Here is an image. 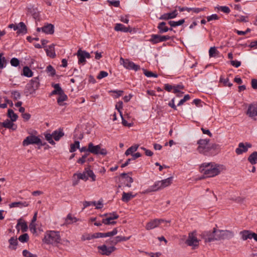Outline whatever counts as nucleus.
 <instances>
[{
  "label": "nucleus",
  "instance_id": "nucleus-1",
  "mask_svg": "<svg viewBox=\"0 0 257 257\" xmlns=\"http://www.w3.org/2000/svg\"><path fill=\"white\" fill-rule=\"evenodd\" d=\"M200 172L206 177H213L218 175L220 172V166L214 163H204L200 167Z\"/></svg>",
  "mask_w": 257,
  "mask_h": 257
},
{
  "label": "nucleus",
  "instance_id": "nucleus-2",
  "mask_svg": "<svg viewBox=\"0 0 257 257\" xmlns=\"http://www.w3.org/2000/svg\"><path fill=\"white\" fill-rule=\"evenodd\" d=\"M209 139H200L197 141L198 146L197 151L201 154L208 156L211 154L210 151L212 149H215L216 145L215 144H209Z\"/></svg>",
  "mask_w": 257,
  "mask_h": 257
},
{
  "label": "nucleus",
  "instance_id": "nucleus-3",
  "mask_svg": "<svg viewBox=\"0 0 257 257\" xmlns=\"http://www.w3.org/2000/svg\"><path fill=\"white\" fill-rule=\"evenodd\" d=\"M61 241V236L59 231H49L46 233L43 239V241L46 244H55Z\"/></svg>",
  "mask_w": 257,
  "mask_h": 257
},
{
  "label": "nucleus",
  "instance_id": "nucleus-4",
  "mask_svg": "<svg viewBox=\"0 0 257 257\" xmlns=\"http://www.w3.org/2000/svg\"><path fill=\"white\" fill-rule=\"evenodd\" d=\"M212 233L215 234V239L217 240L230 239L234 236L233 232L228 230H220L214 228Z\"/></svg>",
  "mask_w": 257,
  "mask_h": 257
},
{
  "label": "nucleus",
  "instance_id": "nucleus-5",
  "mask_svg": "<svg viewBox=\"0 0 257 257\" xmlns=\"http://www.w3.org/2000/svg\"><path fill=\"white\" fill-rule=\"evenodd\" d=\"M39 76L33 78L26 86V93L33 94L40 87Z\"/></svg>",
  "mask_w": 257,
  "mask_h": 257
},
{
  "label": "nucleus",
  "instance_id": "nucleus-6",
  "mask_svg": "<svg viewBox=\"0 0 257 257\" xmlns=\"http://www.w3.org/2000/svg\"><path fill=\"white\" fill-rule=\"evenodd\" d=\"M172 37L168 35H161L160 34H152L149 41L152 44L155 45L159 43L165 42L172 39Z\"/></svg>",
  "mask_w": 257,
  "mask_h": 257
},
{
  "label": "nucleus",
  "instance_id": "nucleus-7",
  "mask_svg": "<svg viewBox=\"0 0 257 257\" xmlns=\"http://www.w3.org/2000/svg\"><path fill=\"white\" fill-rule=\"evenodd\" d=\"M88 152L94 155H101L105 156L107 152L105 149H101L100 145L94 146L92 143L88 144Z\"/></svg>",
  "mask_w": 257,
  "mask_h": 257
},
{
  "label": "nucleus",
  "instance_id": "nucleus-8",
  "mask_svg": "<svg viewBox=\"0 0 257 257\" xmlns=\"http://www.w3.org/2000/svg\"><path fill=\"white\" fill-rule=\"evenodd\" d=\"M199 242L196 232L194 231L189 233L188 239L186 240L185 243L190 246H198Z\"/></svg>",
  "mask_w": 257,
  "mask_h": 257
},
{
  "label": "nucleus",
  "instance_id": "nucleus-9",
  "mask_svg": "<svg viewBox=\"0 0 257 257\" xmlns=\"http://www.w3.org/2000/svg\"><path fill=\"white\" fill-rule=\"evenodd\" d=\"M41 143V139L39 137L33 135H30L26 138L23 142L24 146H27L30 145H37Z\"/></svg>",
  "mask_w": 257,
  "mask_h": 257
},
{
  "label": "nucleus",
  "instance_id": "nucleus-10",
  "mask_svg": "<svg viewBox=\"0 0 257 257\" xmlns=\"http://www.w3.org/2000/svg\"><path fill=\"white\" fill-rule=\"evenodd\" d=\"M120 61L122 62L123 66L127 69L134 70L136 71L140 69V65L135 64L133 62L128 59H124L122 58H120Z\"/></svg>",
  "mask_w": 257,
  "mask_h": 257
},
{
  "label": "nucleus",
  "instance_id": "nucleus-11",
  "mask_svg": "<svg viewBox=\"0 0 257 257\" xmlns=\"http://www.w3.org/2000/svg\"><path fill=\"white\" fill-rule=\"evenodd\" d=\"M97 248L101 254L107 256L116 249V248L113 246L107 247L105 244L98 246Z\"/></svg>",
  "mask_w": 257,
  "mask_h": 257
},
{
  "label": "nucleus",
  "instance_id": "nucleus-12",
  "mask_svg": "<svg viewBox=\"0 0 257 257\" xmlns=\"http://www.w3.org/2000/svg\"><path fill=\"white\" fill-rule=\"evenodd\" d=\"M77 56L78 58L79 64H85L86 62V58L89 59L91 56L90 54L85 51L79 49L77 52Z\"/></svg>",
  "mask_w": 257,
  "mask_h": 257
},
{
  "label": "nucleus",
  "instance_id": "nucleus-13",
  "mask_svg": "<svg viewBox=\"0 0 257 257\" xmlns=\"http://www.w3.org/2000/svg\"><path fill=\"white\" fill-rule=\"evenodd\" d=\"M37 31L38 32L42 31L46 34L52 35L54 33V26L51 24H47L41 28H37Z\"/></svg>",
  "mask_w": 257,
  "mask_h": 257
},
{
  "label": "nucleus",
  "instance_id": "nucleus-14",
  "mask_svg": "<svg viewBox=\"0 0 257 257\" xmlns=\"http://www.w3.org/2000/svg\"><path fill=\"white\" fill-rule=\"evenodd\" d=\"M164 221L165 220L163 219H155L152 220L146 224V229L148 230L153 229L158 227L161 223Z\"/></svg>",
  "mask_w": 257,
  "mask_h": 257
},
{
  "label": "nucleus",
  "instance_id": "nucleus-15",
  "mask_svg": "<svg viewBox=\"0 0 257 257\" xmlns=\"http://www.w3.org/2000/svg\"><path fill=\"white\" fill-rule=\"evenodd\" d=\"M252 146L251 144L249 143H240L238 144V147L235 149V153L237 155L242 154L243 153L246 152L248 148H251Z\"/></svg>",
  "mask_w": 257,
  "mask_h": 257
},
{
  "label": "nucleus",
  "instance_id": "nucleus-16",
  "mask_svg": "<svg viewBox=\"0 0 257 257\" xmlns=\"http://www.w3.org/2000/svg\"><path fill=\"white\" fill-rule=\"evenodd\" d=\"M246 114L251 118L257 116V103H251L249 105Z\"/></svg>",
  "mask_w": 257,
  "mask_h": 257
},
{
  "label": "nucleus",
  "instance_id": "nucleus-17",
  "mask_svg": "<svg viewBox=\"0 0 257 257\" xmlns=\"http://www.w3.org/2000/svg\"><path fill=\"white\" fill-rule=\"evenodd\" d=\"M14 121H12L11 120L7 119L4 122H2V123H1V125L6 128L11 129L12 131H15L17 128V126L14 123Z\"/></svg>",
  "mask_w": 257,
  "mask_h": 257
},
{
  "label": "nucleus",
  "instance_id": "nucleus-18",
  "mask_svg": "<svg viewBox=\"0 0 257 257\" xmlns=\"http://www.w3.org/2000/svg\"><path fill=\"white\" fill-rule=\"evenodd\" d=\"M114 29L115 31H120L124 33H131L132 31V28L130 26L126 27L123 24L120 23L116 24Z\"/></svg>",
  "mask_w": 257,
  "mask_h": 257
},
{
  "label": "nucleus",
  "instance_id": "nucleus-19",
  "mask_svg": "<svg viewBox=\"0 0 257 257\" xmlns=\"http://www.w3.org/2000/svg\"><path fill=\"white\" fill-rule=\"evenodd\" d=\"M178 15L177 10H174L171 13H165L161 15L159 18L160 20H168L176 18Z\"/></svg>",
  "mask_w": 257,
  "mask_h": 257
},
{
  "label": "nucleus",
  "instance_id": "nucleus-20",
  "mask_svg": "<svg viewBox=\"0 0 257 257\" xmlns=\"http://www.w3.org/2000/svg\"><path fill=\"white\" fill-rule=\"evenodd\" d=\"M253 232L250 230H244L239 232V234L241 236V238L243 240H246L248 239L252 238Z\"/></svg>",
  "mask_w": 257,
  "mask_h": 257
},
{
  "label": "nucleus",
  "instance_id": "nucleus-21",
  "mask_svg": "<svg viewBox=\"0 0 257 257\" xmlns=\"http://www.w3.org/2000/svg\"><path fill=\"white\" fill-rule=\"evenodd\" d=\"M166 23L164 22H161L158 24L157 28L159 30V33L163 34L173 30L172 28H169L166 26Z\"/></svg>",
  "mask_w": 257,
  "mask_h": 257
},
{
  "label": "nucleus",
  "instance_id": "nucleus-22",
  "mask_svg": "<svg viewBox=\"0 0 257 257\" xmlns=\"http://www.w3.org/2000/svg\"><path fill=\"white\" fill-rule=\"evenodd\" d=\"M52 86L54 89L51 92L50 96L56 94L60 95L64 92L59 83L53 84H52Z\"/></svg>",
  "mask_w": 257,
  "mask_h": 257
},
{
  "label": "nucleus",
  "instance_id": "nucleus-23",
  "mask_svg": "<svg viewBox=\"0 0 257 257\" xmlns=\"http://www.w3.org/2000/svg\"><path fill=\"white\" fill-rule=\"evenodd\" d=\"M17 33L18 34H25L27 33V27L24 23L20 22L18 25Z\"/></svg>",
  "mask_w": 257,
  "mask_h": 257
},
{
  "label": "nucleus",
  "instance_id": "nucleus-24",
  "mask_svg": "<svg viewBox=\"0 0 257 257\" xmlns=\"http://www.w3.org/2000/svg\"><path fill=\"white\" fill-rule=\"evenodd\" d=\"M52 136L55 141H58L64 135L63 130L60 128L58 131L56 130L52 133Z\"/></svg>",
  "mask_w": 257,
  "mask_h": 257
},
{
  "label": "nucleus",
  "instance_id": "nucleus-25",
  "mask_svg": "<svg viewBox=\"0 0 257 257\" xmlns=\"http://www.w3.org/2000/svg\"><path fill=\"white\" fill-rule=\"evenodd\" d=\"M135 195L132 194V192L126 193L123 192L122 194L121 200L123 202H128L131 199L135 197Z\"/></svg>",
  "mask_w": 257,
  "mask_h": 257
},
{
  "label": "nucleus",
  "instance_id": "nucleus-26",
  "mask_svg": "<svg viewBox=\"0 0 257 257\" xmlns=\"http://www.w3.org/2000/svg\"><path fill=\"white\" fill-rule=\"evenodd\" d=\"M29 204L27 202H14L9 204L10 208L27 207Z\"/></svg>",
  "mask_w": 257,
  "mask_h": 257
},
{
  "label": "nucleus",
  "instance_id": "nucleus-27",
  "mask_svg": "<svg viewBox=\"0 0 257 257\" xmlns=\"http://www.w3.org/2000/svg\"><path fill=\"white\" fill-rule=\"evenodd\" d=\"M116 219L117 216H116L113 218H110L108 216L107 218H104L102 220V223L106 225H114L116 223V222L112 220Z\"/></svg>",
  "mask_w": 257,
  "mask_h": 257
},
{
  "label": "nucleus",
  "instance_id": "nucleus-28",
  "mask_svg": "<svg viewBox=\"0 0 257 257\" xmlns=\"http://www.w3.org/2000/svg\"><path fill=\"white\" fill-rule=\"evenodd\" d=\"M22 75L27 77H31L33 76V72L28 66H24Z\"/></svg>",
  "mask_w": 257,
  "mask_h": 257
},
{
  "label": "nucleus",
  "instance_id": "nucleus-29",
  "mask_svg": "<svg viewBox=\"0 0 257 257\" xmlns=\"http://www.w3.org/2000/svg\"><path fill=\"white\" fill-rule=\"evenodd\" d=\"M9 242L10 243L9 248H12L13 249H16L17 246L18 245V242L17 240V238L15 237H12L9 240Z\"/></svg>",
  "mask_w": 257,
  "mask_h": 257
},
{
  "label": "nucleus",
  "instance_id": "nucleus-30",
  "mask_svg": "<svg viewBox=\"0 0 257 257\" xmlns=\"http://www.w3.org/2000/svg\"><path fill=\"white\" fill-rule=\"evenodd\" d=\"M173 181V177H170L166 179L160 181L162 188H164L166 187L170 186Z\"/></svg>",
  "mask_w": 257,
  "mask_h": 257
},
{
  "label": "nucleus",
  "instance_id": "nucleus-31",
  "mask_svg": "<svg viewBox=\"0 0 257 257\" xmlns=\"http://www.w3.org/2000/svg\"><path fill=\"white\" fill-rule=\"evenodd\" d=\"M248 161L251 165L257 163V152H253L248 158Z\"/></svg>",
  "mask_w": 257,
  "mask_h": 257
},
{
  "label": "nucleus",
  "instance_id": "nucleus-32",
  "mask_svg": "<svg viewBox=\"0 0 257 257\" xmlns=\"http://www.w3.org/2000/svg\"><path fill=\"white\" fill-rule=\"evenodd\" d=\"M139 147V145L137 144L131 146L126 150L125 155L127 156L130 155H132L134 152L137 151Z\"/></svg>",
  "mask_w": 257,
  "mask_h": 257
},
{
  "label": "nucleus",
  "instance_id": "nucleus-33",
  "mask_svg": "<svg viewBox=\"0 0 257 257\" xmlns=\"http://www.w3.org/2000/svg\"><path fill=\"white\" fill-rule=\"evenodd\" d=\"M219 54V52L215 47H211L209 50V57H217Z\"/></svg>",
  "mask_w": 257,
  "mask_h": 257
},
{
  "label": "nucleus",
  "instance_id": "nucleus-34",
  "mask_svg": "<svg viewBox=\"0 0 257 257\" xmlns=\"http://www.w3.org/2000/svg\"><path fill=\"white\" fill-rule=\"evenodd\" d=\"M8 116L12 121H16L18 117V115L11 109H9L8 110Z\"/></svg>",
  "mask_w": 257,
  "mask_h": 257
},
{
  "label": "nucleus",
  "instance_id": "nucleus-35",
  "mask_svg": "<svg viewBox=\"0 0 257 257\" xmlns=\"http://www.w3.org/2000/svg\"><path fill=\"white\" fill-rule=\"evenodd\" d=\"M59 95V96L57 98V102L59 105L63 106L66 104L65 103H63V101L67 100V96L65 94L64 92Z\"/></svg>",
  "mask_w": 257,
  "mask_h": 257
},
{
  "label": "nucleus",
  "instance_id": "nucleus-36",
  "mask_svg": "<svg viewBox=\"0 0 257 257\" xmlns=\"http://www.w3.org/2000/svg\"><path fill=\"white\" fill-rule=\"evenodd\" d=\"M185 22L184 19H181L178 21H170L168 22V24L172 27H176L177 26H180L182 24H183Z\"/></svg>",
  "mask_w": 257,
  "mask_h": 257
},
{
  "label": "nucleus",
  "instance_id": "nucleus-37",
  "mask_svg": "<svg viewBox=\"0 0 257 257\" xmlns=\"http://www.w3.org/2000/svg\"><path fill=\"white\" fill-rule=\"evenodd\" d=\"M46 71L48 74L49 76H54L56 74V71L52 66L51 65H48L46 67Z\"/></svg>",
  "mask_w": 257,
  "mask_h": 257
},
{
  "label": "nucleus",
  "instance_id": "nucleus-38",
  "mask_svg": "<svg viewBox=\"0 0 257 257\" xmlns=\"http://www.w3.org/2000/svg\"><path fill=\"white\" fill-rule=\"evenodd\" d=\"M21 219H20L19 220H18V224L17 225V227L18 226V225H20L21 226V230L23 232H26L27 231V230H28V225H27V224L26 222L24 221V222H21Z\"/></svg>",
  "mask_w": 257,
  "mask_h": 257
},
{
  "label": "nucleus",
  "instance_id": "nucleus-39",
  "mask_svg": "<svg viewBox=\"0 0 257 257\" xmlns=\"http://www.w3.org/2000/svg\"><path fill=\"white\" fill-rule=\"evenodd\" d=\"M44 135L45 139L49 143L53 146L55 145V143L53 140L52 134H51L50 133H45Z\"/></svg>",
  "mask_w": 257,
  "mask_h": 257
},
{
  "label": "nucleus",
  "instance_id": "nucleus-40",
  "mask_svg": "<svg viewBox=\"0 0 257 257\" xmlns=\"http://www.w3.org/2000/svg\"><path fill=\"white\" fill-rule=\"evenodd\" d=\"M47 55L51 57L54 58L56 56L54 46H50L49 49H46Z\"/></svg>",
  "mask_w": 257,
  "mask_h": 257
},
{
  "label": "nucleus",
  "instance_id": "nucleus-41",
  "mask_svg": "<svg viewBox=\"0 0 257 257\" xmlns=\"http://www.w3.org/2000/svg\"><path fill=\"white\" fill-rule=\"evenodd\" d=\"M80 147V142L78 141H75L74 144L70 145V152H74L76 149H79Z\"/></svg>",
  "mask_w": 257,
  "mask_h": 257
},
{
  "label": "nucleus",
  "instance_id": "nucleus-42",
  "mask_svg": "<svg viewBox=\"0 0 257 257\" xmlns=\"http://www.w3.org/2000/svg\"><path fill=\"white\" fill-rule=\"evenodd\" d=\"M3 55V53H0V69H3L5 67L7 64V60Z\"/></svg>",
  "mask_w": 257,
  "mask_h": 257
},
{
  "label": "nucleus",
  "instance_id": "nucleus-43",
  "mask_svg": "<svg viewBox=\"0 0 257 257\" xmlns=\"http://www.w3.org/2000/svg\"><path fill=\"white\" fill-rule=\"evenodd\" d=\"M29 237L27 233H24L18 238L19 241L23 243L27 242L29 240Z\"/></svg>",
  "mask_w": 257,
  "mask_h": 257
},
{
  "label": "nucleus",
  "instance_id": "nucleus-44",
  "mask_svg": "<svg viewBox=\"0 0 257 257\" xmlns=\"http://www.w3.org/2000/svg\"><path fill=\"white\" fill-rule=\"evenodd\" d=\"M74 175H77V179L78 180L81 179L84 181H86L88 179L87 176L86 172H83V173L75 174Z\"/></svg>",
  "mask_w": 257,
  "mask_h": 257
},
{
  "label": "nucleus",
  "instance_id": "nucleus-45",
  "mask_svg": "<svg viewBox=\"0 0 257 257\" xmlns=\"http://www.w3.org/2000/svg\"><path fill=\"white\" fill-rule=\"evenodd\" d=\"M85 170L86 172L87 177H90L93 181H95L96 176L94 174L93 172L92 171V170L90 169L87 170V169H85Z\"/></svg>",
  "mask_w": 257,
  "mask_h": 257
},
{
  "label": "nucleus",
  "instance_id": "nucleus-46",
  "mask_svg": "<svg viewBox=\"0 0 257 257\" xmlns=\"http://www.w3.org/2000/svg\"><path fill=\"white\" fill-rule=\"evenodd\" d=\"M144 70V73L148 77H155L157 78L158 77V74L156 73H154L151 71H147L146 69H143Z\"/></svg>",
  "mask_w": 257,
  "mask_h": 257
},
{
  "label": "nucleus",
  "instance_id": "nucleus-47",
  "mask_svg": "<svg viewBox=\"0 0 257 257\" xmlns=\"http://www.w3.org/2000/svg\"><path fill=\"white\" fill-rule=\"evenodd\" d=\"M220 82H222L225 86H228L229 87H231L232 85V84L229 82V79L228 78H223L222 77H220Z\"/></svg>",
  "mask_w": 257,
  "mask_h": 257
},
{
  "label": "nucleus",
  "instance_id": "nucleus-48",
  "mask_svg": "<svg viewBox=\"0 0 257 257\" xmlns=\"http://www.w3.org/2000/svg\"><path fill=\"white\" fill-rule=\"evenodd\" d=\"M131 237V236H128V237L122 236H117L115 237L116 238L117 243H118L121 241H127L130 239Z\"/></svg>",
  "mask_w": 257,
  "mask_h": 257
},
{
  "label": "nucleus",
  "instance_id": "nucleus-49",
  "mask_svg": "<svg viewBox=\"0 0 257 257\" xmlns=\"http://www.w3.org/2000/svg\"><path fill=\"white\" fill-rule=\"evenodd\" d=\"M10 63L12 66L14 67H17L20 64V61L18 58H13L11 60Z\"/></svg>",
  "mask_w": 257,
  "mask_h": 257
},
{
  "label": "nucleus",
  "instance_id": "nucleus-50",
  "mask_svg": "<svg viewBox=\"0 0 257 257\" xmlns=\"http://www.w3.org/2000/svg\"><path fill=\"white\" fill-rule=\"evenodd\" d=\"M184 88V86L182 85H177L176 86H173V92L174 93H177L178 92H180V89H183Z\"/></svg>",
  "mask_w": 257,
  "mask_h": 257
},
{
  "label": "nucleus",
  "instance_id": "nucleus-51",
  "mask_svg": "<svg viewBox=\"0 0 257 257\" xmlns=\"http://www.w3.org/2000/svg\"><path fill=\"white\" fill-rule=\"evenodd\" d=\"M23 255L25 257H38L36 254H32L27 249L23 251Z\"/></svg>",
  "mask_w": 257,
  "mask_h": 257
},
{
  "label": "nucleus",
  "instance_id": "nucleus-52",
  "mask_svg": "<svg viewBox=\"0 0 257 257\" xmlns=\"http://www.w3.org/2000/svg\"><path fill=\"white\" fill-rule=\"evenodd\" d=\"M218 10L226 14H229L230 12V9L227 6H220L218 8Z\"/></svg>",
  "mask_w": 257,
  "mask_h": 257
},
{
  "label": "nucleus",
  "instance_id": "nucleus-53",
  "mask_svg": "<svg viewBox=\"0 0 257 257\" xmlns=\"http://www.w3.org/2000/svg\"><path fill=\"white\" fill-rule=\"evenodd\" d=\"M106 243L113 246L117 243L115 237L110 238L107 239L106 241Z\"/></svg>",
  "mask_w": 257,
  "mask_h": 257
},
{
  "label": "nucleus",
  "instance_id": "nucleus-54",
  "mask_svg": "<svg viewBox=\"0 0 257 257\" xmlns=\"http://www.w3.org/2000/svg\"><path fill=\"white\" fill-rule=\"evenodd\" d=\"M122 106H123V102L121 101H118L115 105V108L119 112L120 115H121V114H122L121 109H122Z\"/></svg>",
  "mask_w": 257,
  "mask_h": 257
},
{
  "label": "nucleus",
  "instance_id": "nucleus-55",
  "mask_svg": "<svg viewBox=\"0 0 257 257\" xmlns=\"http://www.w3.org/2000/svg\"><path fill=\"white\" fill-rule=\"evenodd\" d=\"M88 153H85L81 158H80L77 161L78 164H83L85 162V159L87 157Z\"/></svg>",
  "mask_w": 257,
  "mask_h": 257
},
{
  "label": "nucleus",
  "instance_id": "nucleus-56",
  "mask_svg": "<svg viewBox=\"0 0 257 257\" xmlns=\"http://www.w3.org/2000/svg\"><path fill=\"white\" fill-rule=\"evenodd\" d=\"M108 76V73L106 71H101L97 76L98 79H101Z\"/></svg>",
  "mask_w": 257,
  "mask_h": 257
},
{
  "label": "nucleus",
  "instance_id": "nucleus-57",
  "mask_svg": "<svg viewBox=\"0 0 257 257\" xmlns=\"http://www.w3.org/2000/svg\"><path fill=\"white\" fill-rule=\"evenodd\" d=\"M107 2L109 3V4L110 5L113 6L115 7H118L120 5L119 1H116V0L107 1Z\"/></svg>",
  "mask_w": 257,
  "mask_h": 257
},
{
  "label": "nucleus",
  "instance_id": "nucleus-58",
  "mask_svg": "<svg viewBox=\"0 0 257 257\" xmlns=\"http://www.w3.org/2000/svg\"><path fill=\"white\" fill-rule=\"evenodd\" d=\"M11 94L15 99H19L21 97L20 93L17 90L12 91Z\"/></svg>",
  "mask_w": 257,
  "mask_h": 257
},
{
  "label": "nucleus",
  "instance_id": "nucleus-59",
  "mask_svg": "<svg viewBox=\"0 0 257 257\" xmlns=\"http://www.w3.org/2000/svg\"><path fill=\"white\" fill-rule=\"evenodd\" d=\"M207 21L210 22L212 20H216L219 19V17L216 14H212L211 16H207L206 18Z\"/></svg>",
  "mask_w": 257,
  "mask_h": 257
},
{
  "label": "nucleus",
  "instance_id": "nucleus-60",
  "mask_svg": "<svg viewBox=\"0 0 257 257\" xmlns=\"http://www.w3.org/2000/svg\"><path fill=\"white\" fill-rule=\"evenodd\" d=\"M230 63L231 65L235 68H238L241 65V62L237 60H231Z\"/></svg>",
  "mask_w": 257,
  "mask_h": 257
},
{
  "label": "nucleus",
  "instance_id": "nucleus-61",
  "mask_svg": "<svg viewBox=\"0 0 257 257\" xmlns=\"http://www.w3.org/2000/svg\"><path fill=\"white\" fill-rule=\"evenodd\" d=\"M237 22H248V19L247 17L241 16L239 17V19L236 20Z\"/></svg>",
  "mask_w": 257,
  "mask_h": 257
},
{
  "label": "nucleus",
  "instance_id": "nucleus-62",
  "mask_svg": "<svg viewBox=\"0 0 257 257\" xmlns=\"http://www.w3.org/2000/svg\"><path fill=\"white\" fill-rule=\"evenodd\" d=\"M29 228L31 232L33 233L36 232V224L35 223L31 222L29 225Z\"/></svg>",
  "mask_w": 257,
  "mask_h": 257
},
{
  "label": "nucleus",
  "instance_id": "nucleus-63",
  "mask_svg": "<svg viewBox=\"0 0 257 257\" xmlns=\"http://www.w3.org/2000/svg\"><path fill=\"white\" fill-rule=\"evenodd\" d=\"M212 235H211L210 236H208L207 238L205 239L206 242H211L216 240V235L215 234L212 233Z\"/></svg>",
  "mask_w": 257,
  "mask_h": 257
},
{
  "label": "nucleus",
  "instance_id": "nucleus-64",
  "mask_svg": "<svg viewBox=\"0 0 257 257\" xmlns=\"http://www.w3.org/2000/svg\"><path fill=\"white\" fill-rule=\"evenodd\" d=\"M168 105L174 110H177V106L175 104V98H173L169 102Z\"/></svg>",
  "mask_w": 257,
  "mask_h": 257
}]
</instances>
